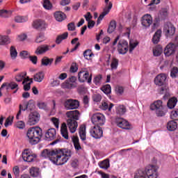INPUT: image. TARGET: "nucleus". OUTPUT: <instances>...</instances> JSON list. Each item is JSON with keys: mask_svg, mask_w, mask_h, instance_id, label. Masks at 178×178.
I'll return each instance as SVG.
<instances>
[{"mask_svg": "<svg viewBox=\"0 0 178 178\" xmlns=\"http://www.w3.org/2000/svg\"><path fill=\"white\" fill-rule=\"evenodd\" d=\"M26 136L30 144H31V145H35L41 141L42 129L39 127L30 128L27 131Z\"/></svg>", "mask_w": 178, "mask_h": 178, "instance_id": "1", "label": "nucleus"}, {"mask_svg": "<svg viewBox=\"0 0 178 178\" xmlns=\"http://www.w3.org/2000/svg\"><path fill=\"white\" fill-rule=\"evenodd\" d=\"M138 45V42H134L133 40L129 41V52L131 54L134 50V48Z\"/></svg>", "mask_w": 178, "mask_h": 178, "instance_id": "54", "label": "nucleus"}, {"mask_svg": "<svg viewBox=\"0 0 178 178\" xmlns=\"http://www.w3.org/2000/svg\"><path fill=\"white\" fill-rule=\"evenodd\" d=\"M26 76H27V72H21L17 74L15 76V81H17L18 83H20L22 81H23L24 77H26Z\"/></svg>", "mask_w": 178, "mask_h": 178, "instance_id": "45", "label": "nucleus"}, {"mask_svg": "<svg viewBox=\"0 0 178 178\" xmlns=\"http://www.w3.org/2000/svg\"><path fill=\"white\" fill-rule=\"evenodd\" d=\"M10 55L13 59H16V58H17V50H16V47H15V46L10 47Z\"/></svg>", "mask_w": 178, "mask_h": 178, "instance_id": "46", "label": "nucleus"}, {"mask_svg": "<svg viewBox=\"0 0 178 178\" xmlns=\"http://www.w3.org/2000/svg\"><path fill=\"white\" fill-rule=\"evenodd\" d=\"M162 35V31L161 29L157 30L153 35L152 42L153 44H158L161 40Z\"/></svg>", "mask_w": 178, "mask_h": 178, "instance_id": "28", "label": "nucleus"}, {"mask_svg": "<svg viewBox=\"0 0 178 178\" xmlns=\"http://www.w3.org/2000/svg\"><path fill=\"white\" fill-rule=\"evenodd\" d=\"M56 138V129L55 128L49 129L44 135V140L46 141H52Z\"/></svg>", "mask_w": 178, "mask_h": 178, "instance_id": "13", "label": "nucleus"}, {"mask_svg": "<svg viewBox=\"0 0 178 178\" xmlns=\"http://www.w3.org/2000/svg\"><path fill=\"white\" fill-rule=\"evenodd\" d=\"M115 123L118 126V127H120V129H123L124 130H130V123L129 121L124 120L122 118H115Z\"/></svg>", "mask_w": 178, "mask_h": 178, "instance_id": "9", "label": "nucleus"}, {"mask_svg": "<svg viewBox=\"0 0 178 178\" xmlns=\"http://www.w3.org/2000/svg\"><path fill=\"white\" fill-rule=\"evenodd\" d=\"M29 20V18L27 17H23V16H17L15 17V22L16 23H24Z\"/></svg>", "mask_w": 178, "mask_h": 178, "instance_id": "49", "label": "nucleus"}, {"mask_svg": "<svg viewBox=\"0 0 178 178\" xmlns=\"http://www.w3.org/2000/svg\"><path fill=\"white\" fill-rule=\"evenodd\" d=\"M101 90H102V91H103V92H104V94H106L108 95V94H111V92L112 91V88L111 87V85L106 84V85L104 86L101 88Z\"/></svg>", "mask_w": 178, "mask_h": 178, "instance_id": "50", "label": "nucleus"}, {"mask_svg": "<svg viewBox=\"0 0 178 178\" xmlns=\"http://www.w3.org/2000/svg\"><path fill=\"white\" fill-rule=\"evenodd\" d=\"M13 119H15V117L13 115L9 116L4 123L5 127H8V126H12V124L13 123Z\"/></svg>", "mask_w": 178, "mask_h": 178, "instance_id": "52", "label": "nucleus"}, {"mask_svg": "<svg viewBox=\"0 0 178 178\" xmlns=\"http://www.w3.org/2000/svg\"><path fill=\"white\" fill-rule=\"evenodd\" d=\"M129 51V42L122 40H120L118 44V51L120 55H125Z\"/></svg>", "mask_w": 178, "mask_h": 178, "instance_id": "7", "label": "nucleus"}, {"mask_svg": "<svg viewBox=\"0 0 178 178\" xmlns=\"http://www.w3.org/2000/svg\"><path fill=\"white\" fill-rule=\"evenodd\" d=\"M134 178H145V172H144V170H138L134 174Z\"/></svg>", "mask_w": 178, "mask_h": 178, "instance_id": "44", "label": "nucleus"}, {"mask_svg": "<svg viewBox=\"0 0 178 178\" xmlns=\"http://www.w3.org/2000/svg\"><path fill=\"white\" fill-rule=\"evenodd\" d=\"M143 170L145 172V177L158 178V170L155 165H148Z\"/></svg>", "mask_w": 178, "mask_h": 178, "instance_id": "5", "label": "nucleus"}, {"mask_svg": "<svg viewBox=\"0 0 178 178\" xmlns=\"http://www.w3.org/2000/svg\"><path fill=\"white\" fill-rule=\"evenodd\" d=\"M83 56L85 58V59H89V58H92V56H94V53H92V51H91V49H87L83 52Z\"/></svg>", "mask_w": 178, "mask_h": 178, "instance_id": "55", "label": "nucleus"}, {"mask_svg": "<svg viewBox=\"0 0 178 178\" xmlns=\"http://www.w3.org/2000/svg\"><path fill=\"white\" fill-rule=\"evenodd\" d=\"M141 24L143 27H149L152 24V17L149 14L143 15L141 18Z\"/></svg>", "mask_w": 178, "mask_h": 178, "instance_id": "17", "label": "nucleus"}, {"mask_svg": "<svg viewBox=\"0 0 178 178\" xmlns=\"http://www.w3.org/2000/svg\"><path fill=\"white\" fill-rule=\"evenodd\" d=\"M13 172L16 178H17V177H19V176H20V168H19V166L15 165L13 168Z\"/></svg>", "mask_w": 178, "mask_h": 178, "instance_id": "60", "label": "nucleus"}, {"mask_svg": "<svg viewBox=\"0 0 178 178\" xmlns=\"http://www.w3.org/2000/svg\"><path fill=\"white\" fill-rule=\"evenodd\" d=\"M69 161V158L60 154L58 151L56 152V155L53 158L51 161L54 165H56L57 166H60L62 165H65L66 162Z\"/></svg>", "mask_w": 178, "mask_h": 178, "instance_id": "4", "label": "nucleus"}, {"mask_svg": "<svg viewBox=\"0 0 178 178\" xmlns=\"http://www.w3.org/2000/svg\"><path fill=\"white\" fill-rule=\"evenodd\" d=\"M38 106L39 107V109H43V111H48V106L45 102H40L38 103Z\"/></svg>", "mask_w": 178, "mask_h": 178, "instance_id": "57", "label": "nucleus"}, {"mask_svg": "<svg viewBox=\"0 0 178 178\" xmlns=\"http://www.w3.org/2000/svg\"><path fill=\"white\" fill-rule=\"evenodd\" d=\"M166 74H160L155 77L154 83L156 86H159V87H162V86H165V83H166Z\"/></svg>", "mask_w": 178, "mask_h": 178, "instance_id": "16", "label": "nucleus"}, {"mask_svg": "<svg viewBox=\"0 0 178 178\" xmlns=\"http://www.w3.org/2000/svg\"><path fill=\"white\" fill-rule=\"evenodd\" d=\"M119 66V60L116 58H113L111 64V70H116Z\"/></svg>", "mask_w": 178, "mask_h": 178, "instance_id": "47", "label": "nucleus"}, {"mask_svg": "<svg viewBox=\"0 0 178 178\" xmlns=\"http://www.w3.org/2000/svg\"><path fill=\"white\" fill-rule=\"evenodd\" d=\"M177 104V98L172 97L168 100L167 103V106L168 108H169V109H173V108L176 106Z\"/></svg>", "mask_w": 178, "mask_h": 178, "instance_id": "34", "label": "nucleus"}, {"mask_svg": "<svg viewBox=\"0 0 178 178\" xmlns=\"http://www.w3.org/2000/svg\"><path fill=\"white\" fill-rule=\"evenodd\" d=\"M40 113L38 112H32L29 115L28 124L30 126H34V124H37L38 122H40Z\"/></svg>", "mask_w": 178, "mask_h": 178, "instance_id": "11", "label": "nucleus"}, {"mask_svg": "<svg viewBox=\"0 0 178 178\" xmlns=\"http://www.w3.org/2000/svg\"><path fill=\"white\" fill-rule=\"evenodd\" d=\"M43 8L46 9V10H52V3L49 0H44L43 1Z\"/></svg>", "mask_w": 178, "mask_h": 178, "instance_id": "43", "label": "nucleus"}, {"mask_svg": "<svg viewBox=\"0 0 178 178\" xmlns=\"http://www.w3.org/2000/svg\"><path fill=\"white\" fill-rule=\"evenodd\" d=\"M92 99L94 102H101V99H102V96L99 94H95L92 95Z\"/></svg>", "mask_w": 178, "mask_h": 178, "instance_id": "61", "label": "nucleus"}, {"mask_svg": "<svg viewBox=\"0 0 178 178\" xmlns=\"http://www.w3.org/2000/svg\"><path fill=\"white\" fill-rule=\"evenodd\" d=\"M101 80H102V75H97L94 78L93 83L95 84V86H98V84L101 83Z\"/></svg>", "mask_w": 178, "mask_h": 178, "instance_id": "62", "label": "nucleus"}, {"mask_svg": "<svg viewBox=\"0 0 178 178\" xmlns=\"http://www.w3.org/2000/svg\"><path fill=\"white\" fill-rule=\"evenodd\" d=\"M178 74V68L177 67H174L171 69L170 76L172 79H176Z\"/></svg>", "mask_w": 178, "mask_h": 178, "instance_id": "56", "label": "nucleus"}, {"mask_svg": "<svg viewBox=\"0 0 178 178\" xmlns=\"http://www.w3.org/2000/svg\"><path fill=\"white\" fill-rule=\"evenodd\" d=\"M67 127L70 129V133H76L77 127H79L77 121L72 119H68L67 120Z\"/></svg>", "mask_w": 178, "mask_h": 178, "instance_id": "18", "label": "nucleus"}, {"mask_svg": "<svg viewBox=\"0 0 178 178\" xmlns=\"http://www.w3.org/2000/svg\"><path fill=\"white\" fill-rule=\"evenodd\" d=\"M54 17L57 22H63L66 19V14L62 11H56L54 13Z\"/></svg>", "mask_w": 178, "mask_h": 178, "instance_id": "27", "label": "nucleus"}, {"mask_svg": "<svg viewBox=\"0 0 178 178\" xmlns=\"http://www.w3.org/2000/svg\"><path fill=\"white\" fill-rule=\"evenodd\" d=\"M34 108H35L34 103H33V102H31V101H30L29 102H28L27 104L24 105V108L22 110L24 111H33V109H34Z\"/></svg>", "mask_w": 178, "mask_h": 178, "instance_id": "51", "label": "nucleus"}, {"mask_svg": "<svg viewBox=\"0 0 178 178\" xmlns=\"http://www.w3.org/2000/svg\"><path fill=\"white\" fill-rule=\"evenodd\" d=\"M65 107L67 111H70L72 109H77L79 106H80V102L76 99H67L64 103Z\"/></svg>", "mask_w": 178, "mask_h": 178, "instance_id": "8", "label": "nucleus"}, {"mask_svg": "<svg viewBox=\"0 0 178 178\" xmlns=\"http://www.w3.org/2000/svg\"><path fill=\"white\" fill-rule=\"evenodd\" d=\"M168 90H169V88L166 86H163L160 88L159 93L165 94V95L163 96L164 99H166V97H168Z\"/></svg>", "mask_w": 178, "mask_h": 178, "instance_id": "53", "label": "nucleus"}, {"mask_svg": "<svg viewBox=\"0 0 178 178\" xmlns=\"http://www.w3.org/2000/svg\"><path fill=\"white\" fill-rule=\"evenodd\" d=\"M113 104L110 103V104H108V103L104 102L102 103V105L100 106V108L102 111H106V109H108V111L111 112L112 111V108H113Z\"/></svg>", "mask_w": 178, "mask_h": 178, "instance_id": "40", "label": "nucleus"}, {"mask_svg": "<svg viewBox=\"0 0 178 178\" xmlns=\"http://www.w3.org/2000/svg\"><path fill=\"white\" fill-rule=\"evenodd\" d=\"M177 129V122H176L175 120L169 121L167 123V129L168 131H175Z\"/></svg>", "mask_w": 178, "mask_h": 178, "instance_id": "30", "label": "nucleus"}, {"mask_svg": "<svg viewBox=\"0 0 178 178\" xmlns=\"http://www.w3.org/2000/svg\"><path fill=\"white\" fill-rule=\"evenodd\" d=\"M37 158V154H30L24 151L22 152V159L24 162H33L34 159Z\"/></svg>", "mask_w": 178, "mask_h": 178, "instance_id": "21", "label": "nucleus"}, {"mask_svg": "<svg viewBox=\"0 0 178 178\" xmlns=\"http://www.w3.org/2000/svg\"><path fill=\"white\" fill-rule=\"evenodd\" d=\"M16 127L17 129H20L21 130H22L23 129H24L26 127V124L23 121H18L16 123Z\"/></svg>", "mask_w": 178, "mask_h": 178, "instance_id": "63", "label": "nucleus"}, {"mask_svg": "<svg viewBox=\"0 0 178 178\" xmlns=\"http://www.w3.org/2000/svg\"><path fill=\"white\" fill-rule=\"evenodd\" d=\"M29 173L32 177H38L40 175V169L33 167L30 169Z\"/></svg>", "mask_w": 178, "mask_h": 178, "instance_id": "42", "label": "nucleus"}, {"mask_svg": "<svg viewBox=\"0 0 178 178\" xmlns=\"http://www.w3.org/2000/svg\"><path fill=\"white\" fill-rule=\"evenodd\" d=\"M44 35L42 33H40L35 39V42L37 43H40V42H42L44 41Z\"/></svg>", "mask_w": 178, "mask_h": 178, "instance_id": "64", "label": "nucleus"}, {"mask_svg": "<svg viewBox=\"0 0 178 178\" xmlns=\"http://www.w3.org/2000/svg\"><path fill=\"white\" fill-rule=\"evenodd\" d=\"M10 44V38L9 36L0 35V45Z\"/></svg>", "mask_w": 178, "mask_h": 178, "instance_id": "39", "label": "nucleus"}, {"mask_svg": "<svg viewBox=\"0 0 178 178\" xmlns=\"http://www.w3.org/2000/svg\"><path fill=\"white\" fill-rule=\"evenodd\" d=\"M175 51L176 44L173 43L168 44L164 49V54L165 56H170V55H173V54H175Z\"/></svg>", "mask_w": 178, "mask_h": 178, "instance_id": "19", "label": "nucleus"}, {"mask_svg": "<svg viewBox=\"0 0 178 178\" xmlns=\"http://www.w3.org/2000/svg\"><path fill=\"white\" fill-rule=\"evenodd\" d=\"M69 35L67 32H65L64 33L59 35L56 39V44H60L63 40H66Z\"/></svg>", "mask_w": 178, "mask_h": 178, "instance_id": "38", "label": "nucleus"}, {"mask_svg": "<svg viewBox=\"0 0 178 178\" xmlns=\"http://www.w3.org/2000/svg\"><path fill=\"white\" fill-rule=\"evenodd\" d=\"M56 154V149L51 151L48 149H46L42 152L41 156L45 159H48L51 162H52Z\"/></svg>", "mask_w": 178, "mask_h": 178, "instance_id": "12", "label": "nucleus"}, {"mask_svg": "<svg viewBox=\"0 0 178 178\" xmlns=\"http://www.w3.org/2000/svg\"><path fill=\"white\" fill-rule=\"evenodd\" d=\"M54 63V58H49L47 56H44L41 60L42 66H51Z\"/></svg>", "mask_w": 178, "mask_h": 178, "instance_id": "32", "label": "nucleus"}, {"mask_svg": "<svg viewBox=\"0 0 178 178\" xmlns=\"http://www.w3.org/2000/svg\"><path fill=\"white\" fill-rule=\"evenodd\" d=\"M164 31L167 37H170V35H173L175 34V26H173L172 24H170L165 26Z\"/></svg>", "mask_w": 178, "mask_h": 178, "instance_id": "24", "label": "nucleus"}, {"mask_svg": "<svg viewBox=\"0 0 178 178\" xmlns=\"http://www.w3.org/2000/svg\"><path fill=\"white\" fill-rule=\"evenodd\" d=\"M12 15V11H8L6 10H0V17H10V16Z\"/></svg>", "mask_w": 178, "mask_h": 178, "instance_id": "48", "label": "nucleus"}, {"mask_svg": "<svg viewBox=\"0 0 178 178\" xmlns=\"http://www.w3.org/2000/svg\"><path fill=\"white\" fill-rule=\"evenodd\" d=\"M90 134L91 137L98 140L103 137L104 136V131H102V128L99 126H95L90 130Z\"/></svg>", "mask_w": 178, "mask_h": 178, "instance_id": "6", "label": "nucleus"}, {"mask_svg": "<svg viewBox=\"0 0 178 178\" xmlns=\"http://www.w3.org/2000/svg\"><path fill=\"white\" fill-rule=\"evenodd\" d=\"M78 80L80 83L87 81L88 84H90L92 80V75L91 74H90V72H88L87 69L84 68L78 73Z\"/></svg>", "mask_w": 178, "mask_h": 178, "instance_id": "2", "label": "nucleus"}, {"mask_svg": "<svg viewBox=\"0 0 178 178\" xmlns=\"http://www.w3.org/2000/svg\"><path fill=\"white\" fill-rule=\"evenodd\" d=\"M52 47L51 45L48 44H41L37 47L36 50L35 51V55H43L45 52H48V51H51Z\"/></svg>", "mask_w": 178, "mask_h": 178, "instance_id": "14", "label": "nucleus"}, {"mask_svg": "<svg viewBox=\"0 0 178 178\" xmlns=\"http://www.w3.org/2000/svg\"><path fill=\"white\" fill-rule=\"evenodd\" d=\"M19 56L22 59H27V58H30V53H29L27 51H22L19 53Z\"/></svg>", "mask_w": 178, "mask_h": 178, "instance_id": "58", "label": "nucleus"}, {"mask_svg": "<svg viewBox=\"0 0 178 178\" xmlns=\"http://www.w3.org/2000/svg\"><path fill=\"white\" fill-rule=\"evenodd\" d=\"M86 125L81 124L79 127V136L81 140L83 141L84 144H87V142L86 141Z\"/></svg>", "mask_w": 178, "mask_h": 178, "instance_id": "23", "label": "nucleus"}, {"mask_svg": "<svg viewBox=\"0 0 178 178\" xmlns=\"http://www.w3.org/2000/svg\"><path fill=\"white\" fill-rule=\"evenodd\" d=\"M91 122L95 126H104L105 124V115L101 113H96L92 115Z\"/></svg>", "mask_w": 178, "mask_h": 178, "instance_id": "3", "label": "nucleus"}, {"mask_svg": "<svg viewBox=\"0 0 178 178\" xmlns=\"http://www.w3.org/2000/svg\"><path fill=\"white\" fill-rule=\"evenodd\" d=\"M99 166L101 169H104L106 170L110 166L111 164L109 163V159H105L103 161L99 163Z\"/></svg>", "mask_w": 178, "mask_h": 178, "instance_id": "37", "label": "nucleus"}, {"mask_svg": "<svg viewBox=\"0 0 178 178\" xmlns=\"http://www.w3.org/2000/svg\"><path fill=\"white\" fill-rule=\"evenodd\" d=\"M33 80L38 81V83H41L44 80V72H40L35 74L33 76Z\"/></svg>", "mask_w": 178, "mask_h": 178, "instance_id": "41", "label": "nucleus"}, {"mask_svg": "<svg viewBox=\"0 0 178 178\" xmlns=\"http://www.w3.org/2000/svg\"><path fill=\"white\" fill-rule=\"evenodd\" d=\"M163 49H162V46L157 45L155 48L153 49V55L154 56H161L162 55Z\"/></svg>", "mask_w": 178, "mask_h": 178, "instance_id": "36", "label": "nucleus"}, {"mask_svg": "<svg viewBox=\"0 0 178 178\" xmlns=\"http://www.w3.org/2000/svg\"><path fill=\"white\" fill-rule=\"evenodd\" d=\"M32 26L33 29L36 30H45L47 28V24H45L44 21L41 19L35 20L33 22Z\"/></svg>", "mask_w": 178, "mask_h": 178, "instance_id": "20", "label": "nucleus"}, {"mask_svg": "<svg viewBox=\"0 0 178 178\" xmlns=\"http://www.w3.org/2000/svg\"><path fill=\"white\" fill-rule=\"evenodd\" d=\"M61 136L65 138V140H69V132L67 131V125L66 123H63L60 128Z\"/></svg>", "mask_w": 178, "mask_h": 178, "instance_id": "26", "label": "nucleus"}, {"mask_svg": "<svg viewBox=\"0 0 178 178\" xmlns=\"http://www.w3.org/2000/svg\"><path fill=\"white\" fill-rule=\"evenodd\" d=\"M5 87H6V90L8 91L10 88V90H16V88H19V85L14 81H11L10 83L5 82L1 85V90H3Z\"/></svg>", "mask_w": 178, "mask_h": 178, "instance_id": "22", "label": "nucleus"}, {"mask_svg": "<svg viewBox=\"0 0 178 178\" xmlns=\"http://www.w3.org/2000/svg\"><path fill=\"white\" fill-rule=\"evenodd\" d=\"M72 140L76 151H80L81 149V145H80L79 138L77 136H72Z\"/></svg>", "mask_w": 178, "mask_h": 178, "instance_id": "33", "label": "nucleus"}, {"mask_svg": "<svg viewBox=\"0 0 178 178\" xmlns=\"http://www.w3.org/2000/svg\"><path fill=\"white\" fill-rule=\"evenodd\" d=\"M113 4L111 2L108 3V6H107V8H104V11L102 13V14L99 16L97 19L99 20H102L108 13H109V10L112 9Z\"/></svg>", "mask_w": 178, "mask_h": 178, "instance_id": "29", "label": "nucleus"}, {"mask_svg": "<svg viewBox=\"0 0 178 178\" xmlns=\"http://www.w3.org/2000/svg\"><path fill=\"white\" fill-rule=\"evenodd\" d=\"M58 154L65 156V158L70 159L72 156V150L69 149H56Z\"/></svg>", "mask_w": 178, "mask_h": 178, "instance_id": "25", "label": "nucleus"}, {"mask_svg": "<svg viewBox=\"0 0 178 178\" xmlns=\"http://www.w3.org/2000/svg\"><path fill=\"white\" fill-rule=\"evenodd\" d=\"M66 115L69 119H72V120H79L80 119V112L72 113V112H67Z\"/></svg>", "mask_w": 178, "mask_h": 178, "instance_id": "31", "label": "nucleus"}, {"mask_svg": "<svg viewBox=\"0 0 178 178\" xmlns=\"http://www.w3.org/2000/svg\"><path fill=\"white\" fill-rule=\"evenodd\" d=\"M116 112H126V106L124 105H117L115 106Z\"/></svg>", "mask_w": 178, "mask_h": 178, "instance_id": "59", "label": "nucleus"}, {"mask_svg": "<svg viewBox=\"0 0 178 178\" xmlns=\"http://www.w3.org/2000/svg\"><path fill=\"white\" fill-rule=\"evenodd\" d=\"M116 29V21L111 20L109 23L108 28L107 29V33L108 34H112L113 31Z\"/></svg>", "mask_w": 178, "mask_h": 178, "instance_id": "35", "label": "nucleus"}, {"mask_svg": "<svg viewBox=\"0 0 178 178\" xmlns=\"http://www.w3.org/2000/svg\"><path fill=\"white\" fill-rule=\"evenodd\" d=\"M150 109L156 112H163L166 109V106H163L161 100H157L150 105Z\"/></svg>", "mask_w": 178, "mask_h": 178, "instance_id": "10", "label": "nucleus"}, {"mask_svg": "<svg viewBox=\"0 0 178 178\" xmlns=\"http://www.w3.org/2000/svg\"><path fill=\"white\" fill-rule=\"evenodd\" d=\"M76 81H77V77L72 76L70 78H68L65 81V88L72 89V88H76L77 87V83H76Z\"/></svg>", "mask_w": 178, "mask_h": 178, "instance_id": "15", "label": "nucleus"}]
</instances>
